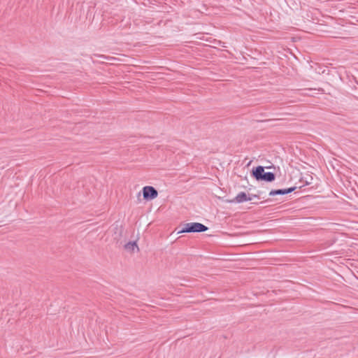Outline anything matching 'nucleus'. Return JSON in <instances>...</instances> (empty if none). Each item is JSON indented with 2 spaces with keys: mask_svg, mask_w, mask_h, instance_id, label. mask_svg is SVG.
I'll return each mask as SVG.
<instances>
[{
  "mask_svg": "<svg viewBox=\"0 0 358 358\" xmlns=\"http://www.w3.org/2000/svg\"><path fill=\"white\" fill-rule=\"evenodd\" d=\"M264 169L262 166L254 168L252 171V176L257 181L273 182L275 178V174L272 172H265Z\"/></svg>",
  "mask_w": 358,
  "mask_h": 358,
  "instance_id": "obj_1",
  "label": "nucleus"
},
{
  "mask_svg": "<svg viewBox=\"0 0 358 358\" xmlns=\"http://www.w3.org/2000/svg\"><path fill=\"white\" fill-rule=\"evenodd\" d=\"M208 230V227L199 222H189L183 225L182 228L178 231V234L203 232Z\"/></svg>",
  "mask_w": 358,
  "mask_h": 358,
  "instance_id": "obj_2",
  "label": "nucleus"
},
{
  "mask_svg": "<svg viewBox=\"0 0 358 358\" xmlns=\"http://www.w3.org/2000/svg\"><path fill=\"white\" fill-rule=\"evenodd\" d=\"M258 197L255 194H247L244 192L238 193L233 199L228 200L229 203H240L245 201H252L254 198Z\"/></svg>",
  "mask_w": 358,
  "mask_h": 358,
  "instance_id": "obj_3",
  "label": "nucleus"
},
{
  "mask_svg": "<svg viewBox=\"0 0 358 358\" xmlns=\"http://www.w3.org/2000/svg\"><path fill=\"white\" fill-rule=\"evenodd\" d=\"M143 198L145 200H152L157 197V190L152 186H145L143 188Z\"/></svg>",
  "mask_w": 358,
  "mask_h": 358,
  "instance_id": "obj_4",
  "label": "nucleus"
},
{
  "mask_svg": "<svg viewBox=\"0 0 358 358\" xmlns=\"http://www.w3.org/2000/svg\"><path fill=\"white\" fill-rule=\"evenodd\" d=\"M296 189V187H292L287 189H272L269 192V196H273L276 195H284L289 193L292 192Z\"/></svg>",
  "mask_w": 358,
  "mask_h": 358,
  "instance_id": "obj_5",
  "label": "nucleus"
},
{
  "mask_svg": "<svg viewBox=\"0 0 358 358\" xmlns=\"http://www.w3.org/2000/svg\"><path fill=\"white\" fill-rule=\"evenodd\" d=\"M124 248L127 250H129V251H131V252H134L136 249L137 251L138 250V247L136 241H132V242L127 243V244H125Z\"/></svg>",
  "mask_w": 358,
  "mask_h": 358,
  "instance_id": "obj_6",
  "label": "nucleus"
}]
</instances>
